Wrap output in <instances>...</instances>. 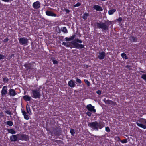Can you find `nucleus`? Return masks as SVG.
<instances>
[{
  "mask_svg": "<svg viewBox=\"0 0 146 146\" xmlns=\"http://www.w3.org/2000/svg\"><path fill=\"white\" fill-rule=\"evenodd\" d=\"M2 1L5 2H9L12 1V0H1Z\"/></svg>",
  "mask_w": 146,
  "mask_h": 146,
  "instance_id": "48",
  "label": "nucleus"
},
{
  "mask_svg": "<svg viewBox=\"0 0 146 146\" xmlns=\"http://www.w3.org/2000/svg\"><path fill=\"white\" fill-rule=\"evenodd\" d=\"M64 11L66 12V13H69L70 11L69 10H64Z\"/></svg>",
  "mask_w": 146,
  "mask_h": 146,
  "instance_id": "49",
  "label": "nucleus"
},
{
  "mask_svg": "<svg viewBox=\"0 0 146 146\" xmlns=\"http://www.w3.org/2000/svg\"><path fill=\"white\" fill-rule=\"evenodd\" d=\"M26 110L27 112L30 115L32 113L31 111L29 105L27 104L26 105Z\"/></svg>",
  "mask_w": 146,
  "mask_h": 146,
  "instance_id": "21",
  "label": "nucleus"
},
{
  "mask_svg": "<svg viewBox=\"0 0 146 146\" xmlns=\"http://www.w3.org/2000/svg\"><path fill=\"white\" fill-rule=\"evenodd\" d=\"M23 98L26 101H30L31 99V98L26 95L23 96Z\"/></svg>",
  "mask_w": 146,
  "mask_h": 146,
  "instance_id": "22",
  "label": "nucleus"
},
{
  "mask_svg": "<svg viewBox=\"0 0 146 146\" xmlns=\"http://www.w3.org/2000/svg\"><path fill=\"white\" fill-rule=\"evenodd\" d=\"M116 11V10H110L108 11V13L110 15L112 14L113 13L115 12Z\"/></svg>",
  "mask_w": 146,
  "mask_h": 146,
  "instance_id": "31",
  "label": "nucleus"
},
{
  "mask_svg": "<svg viewBox=\"0 0 146 146\" xmlns=\"http://www.w3.org/2000/svg\"><path fill=\"white\" fill-rule=\"evenodd\" d=\"M9 93L11 96H14L17 94L15 90L13 89H10L9 91Z\"/></svg>",
  "mask_w": 146,
  "mask_h": 146,
  "instance_id": "17",
  "label": "nucleus"
},
{
  "mask_svg": "<svg viewBox=\"0 0 146 146\" xmlns=\"http://www.w3.org/2000/svg\"><path fill=\"white\" fill-rule=\"evenodd\" d=\"M121 55L123 58H125V59H127L128 58L127 57L126 54L124 53L121 54Z\"/></svg>",
  "mask_w": 146,
  "mask_h": 146,
  "instance_id": "30",
  "label": "nucleus"
},
{
  "mask_svg": "<svg viewBox=\"0 0 146 146\" xmlns=\"http://www.w3.org/2000/svg\"><path fill=\"white\" fill-rule=\"evenodd\" d=\"M19 41L20 44L22 45H25L28 42V39L24 37L20 38L19 39Z\"/></svg>",
  "mask_w": 146,
  "mask_h": 146,
  "instance_id": "7",
  "label": "nucleus"
},
{
  "mask_svg": "<svg viewBox=\"0 0 146 146\" xmlns=\"http://www.w3.org/2000/svg\"><path fill=\"white\" fill-rule=\"evenodd\" d=\"M68 85L69 86L71 87H74L75 86L74 82L72 80H70L68 82Z\"/></svg>",
  "mask_w": 146,
  "mask_h": 146,
  "instance_id": "19",
  "label": "nucleus"
},
{
  "mask_svg": "<svg viewBox=\"0 0 146 146\" xmlns=\"http://www.w3.org/2000/svg\"><path fill=\"white\" fill-rule=\"evenodd\" d=\"M70 133L72 135L74 136L75 133L74 130L73 129H71L70 131Z\"/></svg>",
  "mask_w": 146,
  "mask_h": 146,
  "instance_id": "33",
  "label": "nucleus"
},
{
  "mask_svg": "<svg viewBox=\"0 0 146 146\" xmlns=\"http://www.w3.org/2000/svg\"><path fill=\"white\" fill-rule=\"evenodd\" d=\"M7 87L6 86H4L2 88L1 91V94L2 96L5 95L7 93Z\"/></svg>",
  "mask_w": 146,
  "mask_h": 146,
  "instance_id": "11",
  "label": "nucleus"
},
{
  "mask_svg": "<svg viewBox=\"0 0 146 146\" xmlns=\"http://www.w3.org/2000/svg\"><path fill=\"white\" fill-rule=\"evenodd\" d=\"M141 72H142V73H144V72H143V71H141Z\"/></svg>",
  "mask_w": 146,
  "mask_h": 146,
  "instance_id": "52",
  "label": "nucleus"
},
{
  "mask_svg": "<svg viewBox=\"0 0 146 146\" xmlns=\"http://www.w3.org/2000/svg\"><path fill=\"white\" fill-rule=\"evenodd\" d=\"M85 83L87 84L88 86H89L90 85V82L87 80H84Z\"/></svg>",
  "mask_w": 146,
  "mask_h": 146,
  "instance_id": "32",
  "label": "nucleus"
},
{
  "mask_svg": "<svg viewBox=\"0 0 146 146\" xmlns=\"http://www.w3.org/2000/svg\"><path fill=\"white\" fill-rule=\"evenodd\" d=\"M97 10L99 11H102V10Z\"/></svg>",
  "mask_w": 146,
  "mask_h": 146,
  "instance_id": "51",
  "label": "nucleus"
},
{
  "mask_svg": "<svg viewBox=\"0 0 146 146\" xmlns=\"http://www.w3.org/2000/svg\"><path fill=\"white\" fill-rule=\"evenodd\" d=\"M19 136V135L18 134L16 135H13L10 137V139L12 141H16L17 140Z\"/></svg>",
  "mask_w": 146,
  "mask_h": 146,
  "instance_id": "12",
  "label": "nucleus"
},
{
  "mask_svg": "<svg viewBox=\"0 0 146 146\" xmlns=\"http://www.w3.org/2000/svg\"><path fill=\"white\" fill-rule=\"evenodd\" d=\"M141 78L144 80H146V74H143L141 76Z\"/></svg>",
  "mask_w": 146,
  "mask_h": 146,
  "instance_id": "39",
  "label": "nucleus"
},
{
  "mask_svg": "<svg viewBox=\"0 0 146 146\" xmlns=\"http://www.w3.org/2000/svg\"><path fill=\"white\" fill-rule=\"evenodd\" d=\"M3 114V113L2 112H1V113H0V114Z\"/></svg>",
  "mask_w": 146,
  "mask_h": 146,
  "instance_id": "53",
  "label": "nucleus"
},
{
  "mask_svg": "<svg viewBox=\"0 0 146 146\" xmlns=\"http://www.w3.org/2000/svg\"><path fill=\"white\" fill-rule=\"evenodd\" d=\"M33 6L34 9H37L40 7V3L39 1H36L33 3Z\"/></svg>",
  "mask_w": 146,
  "mask_h": 146,
  "instance_id": "10",
  "label": "nucleus"
},
{
  "mask_svg": "<svg viewBox=\"0 0 146 146\" xmlns=\"http://www.w3.org/2000/svg\"><path fill=\"white\" fill-rule=\"evenodd\" d=\"M89 16V15L88 13H85L84 14L82 18L84 20H86L87 19V17Z\"/></svg>",
  "mask_w": 146,
  "mask_h": 146,
  "instance_id": "24",
  "label": "nucleus"
},
{
  "mask_svg": "<svg viewBox=\"0 0 146 146\" xmlns=\"http://www.w3.org/2000/svg\"><path fill=\"white\" fill-rule=\"evenodd\" d=\"M53 63L54 64H56L58 63V61L55 60H52Z\"/></svg>",
  "mask_w": 146,
  "mask_h": 146,
  "instance_id": "42",
  "label": "nucleus"
},
{
  "mask_svg": "<svg viewBox=\"0 0 146 146\" xmlns=\"http://www.w3.org/2000/svg\"><path fill=\"white\" fill-rule=\"evenodd\" d=\"M88 125L90 127L92 128L93 130H98V128L100 129L102 128L104 125L102 123H99L97 121H95L89 123Z\"/></svg>",
  "mask_w": 146,
  "mask_h": 146,
  "instance_id": "2",
  "label": "nucleus"
},
{
  "mask_svg": "<svg viewBox=\"0 0 146 146\" xmlns=\"http://www.w3.org/2000/svg\"><path fill=\"white\" fill-rule=\"evenodd\" d=\"M130 40L131 42H136L137 41V38L133 36L131 37L130 38Z\"/></svg>",
  "mask_w": 146,
  "mask_h": 146,
  "instance_id": "25",
  "label": "nucleus"
},
{
  "mask_svg": "<svg viewBox=\"0 0 146 146\" xmlns=\"http://www.w3.org/2000/svg\"><path fill=\"white\" fill-rule=\"evenodd\" d=\"M121 141L122 143H127V139H123L122 140H121Z\"/></svg>",
  "mask_w": 146,
  "mask_h": 146,
  "instance_id": "38",
  "label": "nucleus"
},
{
  "mask_svg": "<svg viewBox=\"0 0 146 146\" xmlns=\"http://www.w3.org/2000/svg\"><path fill=\"white\" fill-rule=\"evenodd\" d=\"M7 124L9 126H12L13 125V123L11 121H8L6 122Z\"/></svg>",
  "mask_w": 146,
  "mask_h": 146,
  "instance_id": "29",
  "label": "nucleus"
},
{
  "mask_svg": "<svg viewBox=\"0 0 146 146\" xmlns=\"http://www.w3.org/2000/svg\"><path fill=\"white\" fill-rule=\"evenodd\" d=\"M76 81L79 84H81V80L77 78H76Z\"/></svg>",
  "mask_w": 146,
  "mask_h": 146,
  "instance_id": "36",
  "label": "nucleus"
},
{
  "mask_svg": "<svg viewBox=\"0 0 146 146\" xmlns=\"http://www.w3.org/2000/svg\"><path fill=\"white\" fill-rule=\"evenodd\" d=\"M35 64L34 63L26 64L24 65V66L27 69H35L34 67Z\"/></svg>",
  "mask_w": 146,
  "mask_h": 146,
  "instance_id": "9",
  "label": "nucleus"
},
{
  "mask_svg": "<svg viewBox=\"0 0 146 146\" xmlns=\"http://www.w3.org/2000/svg\"><path fill=\"white\" fill-rule=\"evenodd\" d=\"M105 56V53L104 51H102L99 53L98 57L100 59H103Z\"/></svg>",
  "mask_w": 146,
  "mask_h": 146,
  "instance_id": "13",
  "label": "nucleus"
},
{
  "mask_svg": "<svg viewBox=\"0 0 146 146\" xmlns=\"http://www.w3.org/2000/svg\"><path fill=\"white\" fill-rule=\"evenodd\" d=\"M32 97L36 99L40 98L41 95L40 94V92L39 89H35L32 90Z\"/></svg>",
  "mask_w": 146,
  "mask_h": 146,
  "instance_id": "5",
  "label": "nucleus"
},
{
  "mask_svg": "<svg viewBox=\"0 0 146 146\" xmlns=\"http://www.w3.org/2000/svg\"><path fill=\"white\" fill-rule=\"evenodd\" d=\"M81 5V3L80 2H78L76 4L74 5V7H79Z\"/></svg>",
  "mask_w": 146,
  "mask_h": 146,
  "instance_id": "35",
  "label": "nucleus"
},
{
  "mask_svg": "<svg viewBox=\"0 0 146 146\" xmlns=\"http://www.w3.org/2000/svg\"><path fill=\"white\" fill-rule=\"evenodd\" d=\"M5 58V56L2 54H0V60L3 59Z\"/></svg>",
  "mask_w": 146,
  "mask_h": 146,
  "instance_id": "37",
  "label": "nucleus"
},
{
  "mask_svg": "<svg viewBox=\"0 0 146 146\" xmlns=\"http://www.w3.org/2000/svg\"><path fill=\"white\" fill-rule=\"evenodd\" d=\"M64 9H65V8H64Z\"/></svg>",
  "mask_w": 146,
  "mask_h": 146,
  "instance_id": "55",
  "label": "nucleus"
},
{
  "mask_svg": "<svg viewBox=\"0 0 146 146\" xmlns=\"http://www.w3.org/2000/svg\"><path fill=\"white\" fill-rule=\"evenodd\" d=\"M62 45L65 46L67 47H70V46H72V45L70 44V43L68 42H63L62 43Z\"/></svg>",
  "mask_w": 146,
  "mask_h": 146,
  "instance_id": "23",
  "label": "nucleus"
},
{
  "mask_svg": "<svg viewBox=\"0 0 146 146\" xmlns=\"http://www.w3.org/2000/svg\"><path fill=\"white\" fill-rule=\"evenodd\" d=\"M104 101L106 104H110L114 105H115L116 104L115 102H114L109 100H106L105 98L104 100Z\"/></svg>",
  "mask_w": 146,
  "mask_h": 146,
  "instance_id": "14",
  "label": "nucleus"
},
{
  "mask_svg": "<svg viewBox=\"0 0 146 146\" xmlns=\"http://www.w3.org/2000/svg\"><path fill=\"white\" fill-rule=\"evenodd\" d=\"M75 37V35H73L72 36H70L69 38L66 37L65 38V39L66 41H69L73 40Z\"/></svg>",
  "mask_w": 146,
  "mask_h": 146,
  "instance_id": "18",
  "label": "nucleus"
},
{
  "mask_svg": "<svg viewBox=\"0 0 146 146\" xmlns=\"http://www.w3.org/2000/svg\"><path fill=\"white\" fill-rule=\"evenodd\" d=\"M86 108L90 112H93L95 113L96 111V110L94 109V107L92 106L91 104L87 105L86 106Z\"/></svg>",
  "mask_w": 146,
  "mask_h": 146,
  "instance_id": "8",
  "label": "nucleus"
},
{
  "mask_svg": "<svg viewBox=\"0 0 146 146\" xmlns=\"http://www.w3.org/2000/svg\"><path fill=\"white\" fill-rule=\"evenodd\" d=\"M9 40V39L8 38H6L3 40V42L4 43L7 42Z\"/></svg>",
  "mask_w": 146,
  "mask_h": 146,
  "instance_id": "45",
  "label": "nucleus"
},
{
  "mask_svg": "<svg viewBox=\"0 0 146 146\" xmlns=\"http://www.w3.org/2000/svg\"><path fill=\"white\" fill-rule=\"evenodd\" d=\"M115 139L117 141H121V140L119 137H115Z\"/></svg>",
  "mask_w": 146,
  "mask_h": 146,
  "instance_id": "44",
  "label": "nucleus"
},
{
  "mask_svg": "<svg viewBox=\"0 0 146 146\" xmlns=\"http://www.w3.org/2000/svg\"><path fill=\"white\" fill-rule=\"evenodd\" d=\"M22 113L24 116L25 119L26 120H28L29 119L28 115L27 114L26 112L23 110H22Z\"/></svg>",
  "mask_w": 146,
  "mask_h": 146,
  "instance_id": "20",
  "label": "nucleus"
},
{
  "mask_svg": "<svg viewBox=\"0 0 146 146\" xmlns=\"http://www.w3.org/2000/svg\"><path fill=\"white\" fill-rule=\"evenodd\" d=\"M111 23V22L107 20L104 22H96L95 25L98 28L101 29L102 31L105 32L109 30V27Z\"/></svg>",
  "mask_w": 146,
  "mask_h": 146,
  "instance_id": "1",
  "label": "nucleus"
},
{
  "mask_svg": "<svg viewBox=\"0 0 146 146\" xmlns=\"http://www.w3.org/2000/svg\"><path fill=\"white\" fill-rule=\"evenodd\" d=\"M82 41L78 39L74 40L71 42V43L74 46V47L77 49H82L84 48V45L79 43H81Z\"/></svg>",
  "mask_w": 146,
  "mask_h": 146,
  "instance_id": "3",
  "label": "nucleus"
},
{
  "mask_svg": "<svg viewBox=\"0 0 146 146\" xmlns=\"http://www.w3.org/2000/svg\"><path fill=\"white\" fill-rule=\"evenodd\" d=\"M46 14L48 16H56V15L53 13V12L48 10L46 12Z\"/></svg>",
  "mask_w": 146,
  "mask_h": 146,
  "instance_id": "15",
  "label": "nucleus"
},
{
  "mask_svg": "<svg viewBox=\"0 0 146 146\" xmlns=\"http://www.w3.org/2000/svg\"><path fill=\"white\" fill-rule=\"evenodd\" d=\"M136 124L141 128L144 129H146V119L141 118L136 121Z\"/></svg>",
  "mask_w": 146,
  "mask_h": 146,
  "instance_id": "4",
  "label": "nucleus"
},
{
  "mask_svg": "<svg viewBox=\"0 0 146 146\" xmlns=\"http://www.w3.org/2000/svg\"><path fill=\"white\" fill-rule=\"evenodd\" d=\"M8 131L9 133H10L12 134H15L16 133L15 131L12 129H8Z\"/></svg>",
  "mask_w": 146,
  "mask_h": 146,
  "instance_id": "27",
  "label": "nucleus"
},
{
  "mask_svg": "<svg viewBox=\"0 0 146 146\" xmlns=\"http://www.w3.org/2000/svg\"><path fill=\"white\" fill-rule=\"evenodd\" d=\"M130 67V66H128H128H126V67H127V68H129V67Z\"/></svg>",
  "mask_w": 146,
  "mask_h": 146,
  "instance_id": "50",
  "label": "nucleus"
},
{
  "mask_svg": "<svg viewBox=\"0 0 146 146\" xmlns=\"http://www.w3.org/2000/svg\"><path fill=\"white\" fill-rule=\"evenodd\" d=\"M3 82L4 83H6L8 82L9 81V79L7 77H3Z\"/></svg>",
  "mask_w": 146,
  "mask_h": 146,
  "instance_id": "28",
  "label": "nucleus"
},
{
  "mask_svg": "<svg viewBox=\"0 0 146 146\" xmlns=\"http://www.w3.org/2000/svg\"><path fill=\"white\" fill-rule=\"evenodd\" d=\"M105 129L106 131L108 132H109L110 131V129L108 127H106Z\"/></svg>",
  "mask_w": 146,
  "mask_h": 146,
  "instance_id": "41",
  "label": "nucleus"
},
{
  "mask_svg": "<svg viewBox=\"0 0 146 146\" xmlns=\"http://www.w3.org/2000/svg\"><path fill=\"white\" fill-rule=\"evenodd\" d=\"M96 92L99 95H100L101 94V92L100 90H98Z\"/></svg>",
  "mask_w": 146,
  "mask_h": 146,
  "instance_id": "46",
  "label": "nucleus"
},
{
  "mask_svg": "<svg viewBox=\"0 0 146 146\" xmlns=\"http://www.w3.org/2000/svg\"><path fill=\"white\" fill-rule=\"evenodd\" d=\"M94 9H102V8L98 5H94L93 6Z\"/></svg>",
  "mask_w": 146,
  "mask_h": 146,
  "instance_id": "26",
  "label": "nucleus"
},
{
  "mask_svg": "<svg viewBox=\"0 0 146 146\" xmlns=\"http://www.w3.org/2000/svg\"><path fill=\"white\" fill-rule=\"evenodd\" d=\"M20 139L22 140L27 141L29 139L28 136L27 135L23 134L21 135Z\"/></svg>",
  "mask_w": 146,
  "mask_h": 146,
  "instance_id": "16",
  "label": "nucleus"
},
{
  "mask_svg": "<svg viewBox=\"0 0 146 146\" xmlns=\"http://www.w3.org/2000/svg\"><path fill=\"white\" fill-rule=\"evenodd\" d=\"M5 112L6 113H7V114H8V115H11V112L10 111L7 110L5 111Z\"/></svg>",
  "mask_w": 146,
  "mask_h": 146,
  "instance_id": "40",
  "label": "nucleus"
},
{
  "mask_svg": "<svg viewBox=\"0 0 146 146\" xmlns=\"http://www.w3.org/2000/svg\"><path fill=\"white\" fill-rule=\"evenodd\" d=\"M49 9H51V8H50Z\"/></svg>",
  "mask_w": 146,
  "mask_h": 146,
  "instance_id": "54",
  "label": "nucleus"
},
{
  "mask_svg": "<svg viewBox=\"0 0 146 146\" xmlns=\"http://www.w3.org/2000/svg\"><path fill=\"white\" fill-rule=\"evenodd\" d=\"M61 132V129L59 127H56L53 128L52 133L54 136H59Z\"/></svg>",
  "mask_w": 146,
  "mask_h": 146,
  "instance_id": "6",
  "label": "nucleus"
},
{
  "mask_svg": "<svg viewBox=\"0 0 146 146\" xmlns=\"http://www.w3.org/2000/svg\"><path fill=\"white\" fill-rule=\"evenodd\" d=\"M86 114L89 117L91 115V113L89 111L87 112L86 113Z\"/></svg>",
  "mask_w": 146,
  "mask_h": 146,
  "instance_id": "43",
  "label": "nucleus"
},
{
  "mask_svg": "<svg viewBox=\"0 0 146 146\" xmlns=\"http://www.w3.org/2000/svg\"><path fill=\"white\" fill-rule=\"evenodd\" d=\"M62 32H64L66 33L67 32V30L66 29V28L64 27L62 29Z\"/></svg>",
  "mask_w": 146,
  "mask_h": 146,
  "instance_id": "34",
  "label": "nucleus"
},
{
  "mask_svg": "<svg viewBox=\"0 0 146 146\" xmlns=\"http://www.w3.org/2000/svg\"><path fill=\"white\" fill-rule=\"evenodd\" d=\"M122 20V19L121 17H119V18L117 19V20L119 22H121Z\"/></svg>",
  "mask_w": 146,
  "mask_h": 146,
  "instance_id": "47",
  "label": "nucleus"
}]
</instances>
